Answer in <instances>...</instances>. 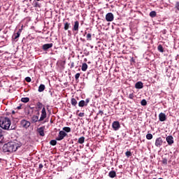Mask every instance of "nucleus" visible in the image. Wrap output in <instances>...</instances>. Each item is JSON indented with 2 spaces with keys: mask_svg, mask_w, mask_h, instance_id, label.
<instances>
[{
  "mask_svg": "<svg viewBox=\"0 0 179 179\" xmlns=\"http://www.w3.org/2000/svg\"><path fill=\"white\" fill-rule=\"evenodd\" d=\"M20 146H22V144L15 141H10L3 145V152L13 153V152H16Z\"/></svg>",
  "mask_w": 179,
  "mask_h": 179,
  "instance_id": "nucleus-1",
  "label": "nucleus"
},
{
  "mask_svg": "<svg viewBox=\"0 0 179 179\" xmlns=\"http://www.w3.org/2000/svg\"><path fill=\"white\" fill-rule=\"evenodd\" d=\"M10 124H12V122H10V119H9V117H0V127L2 128V129H5L6 131H10L13 129L12 127L10 128Z\"/></svg>",
  "mask_w": 179,
  "mask_h": 179,
  "instance_id": "nucleus-2",
  "label": "nucleus"
},
{
  "mask_svg": "<svg viewBox=\"0 0 179 179\" xmlns=\"http://www.w3.org/2000/svg\"><path fill=\"white\" fill-rule=\"evenodd\" d=\"M31 124L26 120H22L20 121V127L22 128H24L25 129H27Z\"/></svg>",
  "mask_w": 179,
  "mask_h": 179,
  "instance_id": "nucleus-3",
  "label": "nucleus"
},
{
  "mask_svg": "<svg viewBox=\"0 0 179 179\" xmlns=\"http://www.w3.org/2000/svg\"><path fill=\"white\" fill-rule=\"evenodd\" d=\"M90 103V99L87 98L85 100H81L78 103V107H86L87 106V103Z\"/></svg>",
  "mask_w": 179,
  "mask_h": 179,
  "instance_id": "nucleus-4",
  "label": "nucleus"
},
{
  "mask_svg": "<svg viewBox=\"0 0 179 179\" xmlns=\"http://www.w3.org/2000/svg\"><path fill=\"white\" fill-rule=\"evenodd\" d=\"M68 134L65 132L64 131H60L59 133L58 136L56 138V141H62L65 136H67Z\"/></svg>",
  "mask_w": 179,
  "mask_h": 179,
  "instance_id": "nucleus-5",
  "label": "nucleus"
},
{
  "mask_svg": "<svg viewBox=\"0 0 179 179\" xmlns=\"http://www.w3.org/2000/svg\"><path fill=\"white\" fill-rule=\"evenodd\" d=\"M45 118H47V111H45V107H43L41 110V115L39 121H44Z\"/></svg>",
  "mask_w": 179,
  "mask_h": 179,
  "instance_id": "nucleus-6",
  "label": "nucleus"
},
{
  "mask_svg": "<svg viewBox=\"0 0 179 179\" xmlns=\"http://www.w3.org/2000/svg\"><path fill=\"white\" fill-rule=\"evenodd\" d=\"M112 127L114 129V131H118L121 128V124H120V122L115 121L112 124Z\"/></svg>",
  "mask_w": 179,
  "mask_h": 179,
  "instance_id": "nucleus-7",
  "label": "nucleus"
},
{
  "mask_svg": "<svg viewBox=\"0 0 179 179\" xmlns=\"http://www.w3.org/2000/svg\"><path fill=\"white\" fill-rule=\"evenodd\" d=\"M163 145V138L162 137H158L155 140V146L157 148H160Z\"/></svg>",
  "mask_w": 179,
  "mask_h": 179,
  "instance_id": "nucleus-8",
  "label": "nucleus"
},
{
  "mask_svg": "<svg viewBox=\"0 0 179 179\" xmlns=\"http://www.w3.org/2000/svg\"><path fill=\"white\" fill-rule=\"evenodd\" d=\"M166 141L169 146H171L174 143V137L173 136H168L166 138Z\"/></svg>",
  "mask_w": 179,
  "mask_h": 179,
  "instance_id": "nucleus-9",
  "label": "nucleus"
},
{
  "mask_svg": "<svg viewBox=\"0 0 179 179\" xmlns=\"http://www.w3.org/2000/svg\"><path fill=\"white\" fill-rule=\"evenodd\" d=\"M106 22H113L114 20V15L112 13H108L106 15Z\"/></svg>",
  "mask_w": 179,
  "mask_h": 179,
  "instance_id": "nucleus-10",
  "label": "nucleus"
},
{
  "mask_svg": "<svg viewBox=\"0 0 179 179\" xmlns=\"http://www.w3.org/2000/svg\"><path fill=\"white\" fill-rule=\"evenodd\" d=\"M52 45H54L52 43H45L42 45V50L43 51H48L50 48H52Z\"/></svg>",
  "mask_w": 179,
  "mask_h": 179,
  "instance_id": "nucleus-11",
  "label": "nucleus"
},
{
  "mask_svg": "<svg viewBox=\"0 0 179 179\" xmlns=\"http://www.w3.org/2000/svg\"><path fill=\"white\" fill-rule=\"evenodd\" d=\"M159 120L161 121V122H163L167 120V117L166 116V114L161 113L159 114Z\"/></svg>",
  "mask_w": 179,
  "mask_h": 179,
  "instance_id": "nucleus-12",
  "label": "nucleus"
},
{
  "mask_svg": "<svg viewBox=\"0 0 179 179\" xmlns=\"http://www.w3.org/2000/svg\"><path fill=\"white\" fill-rule=\"evenodd\" d=\"M20 33H22V29H19L18 31L13 36L14 41H16V40L20 37Z\"/></svg>",
  "mask_w": 179,
  "mask_h": 179,
  "instance_id": "nucleus-13",
  "label": "nucleus"
},
{
  "mask_svg": "<svg viewBox=\"0 0 179 179\" xmlns=\"http://www.w3.org/2000/svg\"><path fill=\"white\" fill-rule=\"evenodd\" d=\"M73 31H79V21H76L74 22Z\"/></svg>",
  "mask_w": 179,
  "mask_h": 179,
  "instance_id": "nucleus-14",
  "label": "nucleus"
},
{
  "mask_svg": "<svg viewBox=\"0 0 179 179\" xmlns=\"http://www.w3.org/2000/svg\"><path fill=\"white\" fill-rule=\"evenodd\" d=\"M31 121L33 124H36V122H38V121H40V120H38V116L34 115L31 117Z\"/></svg>",
  "mask_w": 179,
  "mask_h": 179,
  "instance_id": "nucleus-15",
  "label": "nucleus"
},
{
  "mask_svg": "<svg viewBox=\"0 0 179 179\" xmlns=\"http://www.w3.org/2000/svg\"><path fill=\"white\" fill-rule=\"evenodd\" d=\"M136 89H143V83L138 81L135 84Z\"/></svg>",
  "mask_w": 179,
  "mask_h": 179,
  "instance_id": "nucleus-16",
  "label": "nucleus"
},
{
  "mask_svg": "<svg viewBox=\"0 0 179 179\" xmlns=\"http://www.w3.org/2000/svg\"><path fill=\"white\" fill-rule=\"evenodd\" d=\"M108 176L110 178H115V177H117V173L115 171H110L108 173Z\"/></svg>",
  "mask_w": 179,
  "mask_h": 179,
  "instance_id": "nucleus-17",
  "label": "nucleus"
},
{
  "mask_svg": "<svg viewBox=\"0 0 179 179\" xmlns=\"http://www.w3.org/2000/svg\"><path fill=\"white\" fill-rule=\"evenodd\" d=\"M44 90H45V85H44V84L40 85L38 87V92L41 93V92H44Z\"/></svg>",
  "mask_w": 179,
  "mask_h": 179,
  "instance_id": "nucleus-18",
  "label": "nucleus"
},
{
  "mask_svg": "<svg viewBox=\"0 0 179 179\" xmlns=\"http://www.w3.org/2000/svg\"><path fill=\"white\" fill-rule=\"evenodd\" d=\"M81 69L83 72H86V71H87V64L86 63H83L82 64V67H81Z\"/></svg>",
  "mask_w": 179,
  "mask_h": 179,
  "instance_id": "nucleus-19",
  "label": "nucleus"
},
{
  "mask_svg": "<svg viewBox=\"0 0 179 179\" xmlns=\"http://www.w3.org/2000/svg\"><path fill=\"white\" fill-rule=\"evenodd\" d=\"M71 103L72 106L76 107V106L78 104V101H76V99L72 98L71 100Z\"/></svg>",
  "mask_w": 179,
  "mask_h": 179,
  "instance_id": "nucleus-20",
  "label": "nucleus"
},
{
  "mask_svg": "<svg viewBox=\"0 0 179 179\" xmlns=\"http://www.w3.org/2000/svg\"><path fill=\"white\" fill-rule=\"evenodd\" d=\"M69 27H71V23L68 22H64V30H69Z\"/></svg>",
  "mask_w": 179,
  "mask_h": 179,
  "instance_id": "nucleus-21",
  "label": "nucleus"
},
{
  "mask_svg": "<svg viewBox=\"0 0 179 179\" xmlns=\"http://www.w3.org/2000/svg\"><path fill=\"white\" fill-rule=\"evenodd\" d=\"M38 134L41 136H44V129L43 127L38 129Z\"/></svg>",
  "mask_w": 179,
  "mask_h": 179,
  "instance_id": "nucleus-22",
  "label": "nucleus"
},
{
  "mask_svg": "<svg viewBox=\"0 0 179 179\" xmlns=\"http://www.w3.org/2000/svg\"><path fill=\"white\" fill-rule=\"evenodd\" d=\"M21 101L22 103H29V101H30V99L29 97L22 98Z\"/></svg>",
  "mask_w": 179,
  "mask_h": 179,
  "instance_id": "nucleus-23",
  "label": "nucleus"
},
{
  "mask_svg": "<svg viewBox=\"0 0 179 179\" xmlns=\"http://www.w3.org/2000/svg\"><path fill=\"white\" fill-rule=\"evenodd\" d=\"M78 143L82 145L83 143H85V137L82 136L78 138Z\"/></svg>",
  "mask_w": 179,
  "mask_h": 179,
  "instance_id": "nucleus-24",
  "label": "nucleus"
},
{
  "mask_svg": "<svg viewBox=\"0 0 179 179\" xmlns=\"http://www.w3.org/2000/svg\"><path fill=\"white\" fill-rule=\"evenodd\" d=\"M157 50L158 51H159V52H164V49L163 48V46L162 45H158Z\"/></svg>",
  "mask_w": 179,
  "mask_h": 179,
  "instance_id": "nucleus-25",
  "label": "nucleus"
},
{
  "mask_svg": "<svg viewBox=\"0 0 179 179\" xmlns=\"http://www.w3.org/2000/svg\"><path fill=\"white\" fill-rule=\"evenodd\" d=\"M63 131L64 132L69 133V132H71V127H63Z\"/></svg>",
  "mask_w": 179,
  "mask_h": 179,
  "instance_id": "nucleus-26",
  "label": "nucleus"
},
{
  "mask_svg": "<svg viewBox=\"0 0 179 179\" xmlns=\"http://www.w3.org/2000/svg\"><path fill=\"white\" fill-rule=\"evenodd\" d=\"M157 15L156 11H151L150 13V17H156Z\"/></svg>",
  "mask_w": 179,
  "mask_h": 179,
  "instance_id": "nucleus-27",
  "label": "nucleus"
},
{
  "mask_svg": "<svg viewBox=\"0 0 179 179\" xmlns=\"http://www.w3.org/2000/svg\"><path fill=\"white\" fill-rule=\"evenodd\" d=\"M146 138L148 140V141H150V139H153V135L152 134H148L146 135Z\"/></svg>",
  "mask_w": 179,
  "mask_h": 179,
  "instance_id": "nucleus-28",
  "label": "nucleus"
},
{
  "mask_svg": "<svg viewBox=\"0 0 179 179\" xmlns=\"http://www.w3.org/2000/svg\"><path fill=\"white\" fill-rule=\"evenodd\" d=\"M36 106H37V108H38V110H41V108H43V103H41V102H38L36 103Z\"/></svg>",
  "mask_w": 179,
  "mask_h": 179,
  "instance_id": "nucleus-29",
  "label": "nucleus"
},
{
  "mask_svg": "<svg viewBox=\"0 0 179 179\" xmlns=\"http://www.w3.org/2000/svg\"><path fill=\"white\" fill-rule=\"evenodd\" d=\"M50 144L52 145V146H55V145H57V140H51L50 141Z\"/></svg>",
  "mask_w": 179,
  "mask_h": 179,
  "instance_id": "nucleus-30",
  "label": "nucleus"
},
{
  "mask_svg": "<svg viewBox=\"0 0 179 179\" xmlns=\"http://www.w3.org/2000/svg\"><path fill=\"white\" fill-rule=\"evenodd\" d=\"M87 41H92V34H87Z\"/></svg>",
  "mask_w": 179,
  "mask_h": 179,
  "instance_id": "nucleus-31",
  "label": "nucleus"
},
{
  "mask_svg": "<svg viewBox=\"0 0 179 179\" xmlns=\"http://www.w3.org/2000/svg\"><path fill=\"white\" fill-rule=\"evenodd\" d=\"M162 164H164V166H167V159L166 158H163L162 160Z\"/></svg>",
  "mask_w": 179,
  "mask_h": 179,
  "instance_id": "nucleus-32",
  "label": "nucleus"
},
{
  "mask_svg": "<svg viewBox=\"0 0 179 179\" xmlns=\"http://www.w3.org/2000/svg\"><path fill=\"white\" fill-rule=\"evenodd\" d=\"M79 78H80V73H77L75 75V79H76V80H79Z\"/></svg>",
  "mask_w": 179,
  "mask_h": 179,
  "instance_id": "nucleus-33",
  "label": "nucleus"
},
{
  "mask_svg": "<svg viewBox=\"0 0 179 179\" xmlns=\"http://www.w3.org/2000/svg\"><path fill=\"white\" fill-rule=\"evenodd\" d=\"M141 106H146L148 104L146 99H143L141 102Z\"/></svg>",
  "mask_w": 179,
  "mask_h": 179,
  "instance_id": "nucleus-34",
  "label": "nucleus"
},
{
  "mask_svg": "<svg viewBox=\"0 0 179 179\" xmlns=\"http://www.w3.org/2000/svg\"><path fill=\"white\" fill-rule=\"evenodd\" d=\"M125 155H126L127 157H131V156H132V153H131V151H127L125 152Z\"/></svg>",
  "mask_w": 179,
  "mask_h": 179,
  "instance_id": "nucleus-35",
  "label": "nucleus"
},
{
  "mask_svg": "<svg viewBox=\"0 0 179 179\" xmlns=\"http://www.w3.org/2000/svg\"><path fill=\"white\" fill-rule=\"evenodd\" d=\"M99 114H100L101 117H102L103 114H104V112H103V110H99L98 113L96 114V118H97V115H99Z\"/></svg>",
  "mask_w": 179,
  "mask_h": 179,
  "instance_id": "nucleus-36",
  "label": "nucleus"
},
{
  "mask_svg": "<svg viewBox=\"0 0 179 179\" xmlns=\"http://www.w3.org/2000/svg\"><path fill=\"white\" fill-rule=\"evenodd\" d=\"M134 97H135V96L134 95V93L129 94V99H131V100H134Z\"/></svg>",
  "mask_w": 179,
  "mask_h": 179,
  "instance_id": "nucleus-37",
  "label": "nucleus"
},
{
  "mask_svg": "<svg viewBox=\"0 0 179 179\" xmlns=\"http://www.w3.org/2000/svg\"><path fill=\"white\" fill-rule=\"evenodd\" d=\"M25 80L28 83H30V82H31V78L30 77H27V78H25Z\"/></svg>",
  "mask_w": 179,
  "mask_h": 179,
  "instance_id": "nucleus-38",
  "label": "nucleus"
},
{
  "mask_svg": "<svg viewBox=\"0 0 179 179\" xmlns=\"http://www.w3.org/2000/svg\"><path fill=\"white\" fill-rule=\"evenodd\" d=\"M175 8H176V9H177V10L179 11V1L176 3Z\"/></svg>",
  "mask_w": 179,
  "mask_h": 179,
  "instance_id": "nucleus-39",
  "label": "nucleus"
},
{
  "mask_svg": "<svg viewBox=\"0 0 179 179\" xmlns=\"http://www.w3.org/2000/svg\"><path fill=\"white\" fill-rule=\"evenodd\" d=\"M3 136V131L2 129H0V139Z\"/></svg>",
  "mask_w": 179,
  "mask_h": 179,
  "instance_id": "nucleus-40",
  "label": "nucleus"
},
{
  "mask_svg": "<svg viewBox=\"0 0 179 179\" xmlns=\"http://www.w3.org/2000/svg\"><path fill=\"white\" fill-rule=\"evenodd\" d=\"M78 117H85V113H80Z\"/></svg>",
  "mask_w": 179,
  "mask_h": 179,
  "instance_id": "nucleus-41",
  "label": "nucleus"
},
{
  "mask_svg": "<svg viewBox=\"0 0 179 179\" xmlns=\"http://www.w3.org/2000/svg\"><path fill=\"white\" fill-rule=\"evenodd\" d=\"M35 8H40V3H35Z\"/></svg>",
  "mask_w": 179,
  "mask_h": 179,
  "instance_id": "nucleus-42",
  "label": "nucleus"
},
{
  "mask_svg": "<svg viewBox=\"0 0 179 179\" xmlns=\"http://www.w3.org/2000/svg\"><path fill=\"white\" fill-rule=\"evenodd\" d=\"M43 167H44V166L43 165V164H39L38 168H39L40 169H43Z\"/></svg>",
  "mask_w": 179,
  "mask_h": 179,
  "instance_id": "nucleus-43",
  "label": "nucleus"
},
{
  "mask_svg": "<svg viewBox=\"0 0 179 179\" xmlns=\"http://www.w3.org/2000/svg\"><path fill=\"white\" fill-rule=\"evenodd\" d=\"M36 115H37L38 117L40 116V110H37Z\"/></svg>",
  "mask_w": 179,
  "mask_h": 179,
  "instance_id": "nucleus-44",
  "label": "nucleus"
},
{
  "mask_svg": "<svg viewBox=\"0 0 179 179\" xmlns=\"http://www.w3.org/2000/svg\"><path fill=\"white\" fill-rule=\"evenodd\" d=\"M80 41H83V43H85V38H80Z\"/></svg>",
  "mask_w": 179,
  "mask_h": 179,
  "instance_id": "nucleus-45",
  "label": "nucleus"
},
{
  "mask_svg": "<svg viewBox=\"0 0 179 179\" xmlns=\"http://www.w3.org/2000/svg\"><path fill=\"white\" fill-rule=\"evenodd\" d=\"M17 110H20L22 108V106H17Z\"/></svg>",
  "mask_w": 179,
  "mask_h": 179,
  "instance_id": "nucleus-46",
  "label": "nucleus"
},
{
  "mask_svg": "<svg viewBox=\"0 0 179 179\" xmlns=\"http://www.w3.org/2000/svg\"><path fill=\"white\" fill-rule=\"evenodd\" d=\"M69 34H71V31H68Z\"/></svg>",
  "mask_w": 179,
  "mask_h": 179,
  "instance_id": "nucleus-47",
  "label": "nucleus"
},
{
  "mask_svg": "<svg viewBox=\"0 0 179 179\" xmlns=\"http://www.w3.org/2000/svg\"><path fill=\"white\" fill-rule=\"evenodd\" d=\"M73 64H71V68H73Z\"/></svg>",
  "mask_w": 179,
  "mask_h": 179,
  "instance_id": "nucleus-48",
  "label": "nucleus"
},
{
  "mask_svg": "<svg viewBox=\"0 0 179 179\" xmlns=\"http://www.w3.org/2000/svg\"><path fill=\"white\" fill-rule=\"evenodd\" d=\"M0 31H2V29H0Z\"/></svg>",
  "mask_w": 179,
  "mask_h": 179,
  "instance_id": "nucleus-49",
  "label": "nucleus"
},
{
  "mask_svg": "<svg viewBox=\"0 0 179 179\" xmlns=\"http://www.w3.org/2000/svg\"><path fill=\"white\" fill-rule=\"evenodd\" d=\"M13 114H15V111H13Z\"/></svg>",
  "mask_w": 179,
  "mask_h": 179,
  "instance_id": "nucleus-50",
  "label": "nucleus"
},
{
  "mask_svg": "<svg viewBox=\"0 0 179 179\" xmlns=\"http://www.w3.org/2000/svg\"><path fill=\"white\" fill-rule=\"evenodd\" d=\"M87 34V32H85V34Z\"/></svg>",
  "mask_w": 179,
  "mask_h": 179,
  "instance_id": "nucleus-51",
  "label": "nucleus"
},
{
  "mask_svg": "<svg viewBox=\"0 0 179 179\" xmlns=\"http://www.w3.org/2000/svg\"><path fill=\"white\" fill-rule=\"evenodd\" d=\"M153 179H157L156 178H154Z\"/></svg>",
  "mask_w": 179,
  "mask_h": 179,
  "instance_id": "nucleus-52",
  "label": "nucleus"
},
{
  "mask_svg": "<svg viewBox=\"0 0 179 179\" xmlns=\"http://www.w3.org/2000/svg\"><path fill=\"white\" fill-rule=\"evenodd\" d=\"M36 1H40V0H36Z\"/></svg>",
  "mask_w": 179,
  "mask_h": 179,
  "instance_id": "nucleus-53",
  "label": "nucleus"
}]
</instances>
